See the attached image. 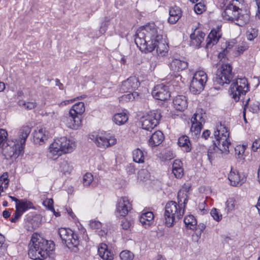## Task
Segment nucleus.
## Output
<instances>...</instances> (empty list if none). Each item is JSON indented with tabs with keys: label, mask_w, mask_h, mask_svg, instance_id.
<instances>
[{
	"label": "nucleus",
	"mask_w": 260,
	"mask_h": 260,
	"mask_svg": "<svg viewBox=\"0 0 260 260\" xmlns=\"http://www.w3.org/2000/svg\"><path fill=\"white\" fill-rule=\"evenodd\" d=\"M161 117L159 112L150 111L142 117V127L147 131H151L158 124Z\"/></svg>",
	"instance_id": "nucleus-11"
},
{
	"label": "nucleus",
	"mask_w": 260,
	"mask_h": 260,
	"mask_svg": "<svg viewBox=\"0 0 260 260\" xmlns=\"http://www.w3.org/2000/svg\"><path fill=\"white\" fill-rule=\"evenodd\" d=\"M140 85L138 78L136 76H131L122 82L120 90L123 92H131L138 89Z\"/></svg>",
	"instance_id": "nucleus-15"
},
{
	"label": "nucleus",
	"mask_w": 260,
	"mask_h": 260,
	"mask_svg": "<svg viewBox=\"0 0 260 260\" xmlns=\"http://www.w3.org/2000/svg\"><path fill=\"white\" fill-rule=\"evenodd\" d=\"M75 148L74 142L66 137L56 139L50 145L49 156L53 159H56L62 153H70Z\"/></svg>",
	"instance_id": "nucleus-5"
},
{
	"label": "nucleus",
	"mask_w": 260,
	"mask_h": 260,
	"mask_svg": "<svg viewBox=\"0 0 260 260\" xmlns=\"http://www.w3.org/2000/svg\"><path fill=\"white\" fill-rule=\"evenodd\" d=\"M59 165L60 171L64 174L70 173L73 169L72 166H70L68 161L65 159L61 160L59 163Z\"/></svg>",
	"instance_id": "nucleus-34"
},
{
	"label": "nucleus",
	"mask_w": 260,
	"mask_h": 260,
	"mask_svg": "<svg viewBox=\"0 0 260 260\" xmlns=\"http://www.w3.org/2000/svg\"><path fill=\"white\" fill-rule=\"evenodd\" d=\"M169 17L168 22L170 24L176 23L182 16V11L181 9L177 6L170 8L169 10Z\"/></svg>",
	"instance_id": "nucleus-21"
},
{
	"label": "nucleus",
	"mask_w": 260,
	"mask_h": 260,
	"mask_svg": "<svg viewBox=\"0 0 260 260\" xmlns=\"http://www.w3.org/2000/svg\"><path fill=\"white\" fill-rule=\"evenodd\" d=\"M237 0H220L219 7L223 11L222 17L225 20L234 22L236 24L243 26L248 24L250 15L246 12L237 6Z\"/></svg>",
	"instance_id": "nucleus-2"
},
{
	"label": "nucleus",
	"mask_w": 260,
	"mask_h": 260,
	"mask_svg": "<svg viewBox=\"0 0 260 260\" xmlns=\"http://www.w3.org/2000/svg\"><path fill=\"white\" fill-rule=\"evenodd\" d=\"M202 117L199 114H194L193 117L191 118L192 125L190 128L191 132L194 133L196 136L200 134L201 129L202 128V124L201 121H199V119H201Z\"/></svg>",
	"instance_id": "nucleus-20"
},
{
	"label": "nucleus",
	"mask_w": 260,
	"mask_h": 260,
	"mask_svg": "<svg viewBox=\"0 0 260 260\" xmlns=\"http://www.w3.org/2000/svg\"><path fill=\"white\" fill-rule=\"evenodd\" d=\"M34 208L32 203L25 199L20 200V202L16 205V209H18L22 214L29 209Z\"/></svg>",
	"instance_id": "nucleus-29"
},
{
	"label": "nucleus",
	"mask_w": 260,
	"mask_h": 260,
	"mask_svg": "<svg viewBox=\"0 0 260 260\" xmlns=\"http://www.w3.org/2000/svg\"><path fill=\"white\" fill-rule=\"evenodd\" d=\"M249 90V86L247 79L245 77H241L233 80L229 92L232 98L235 102H238L240 100V97L245 95Z\"/></svg>",
	"instance_id": "nucleus-8"
},
{
	"label": "nucleus",
	"mask_w": 260,
	"mask_h": 260,
	"mask_svg": "<svg viewBox=\"0 0 260 260\" xmlns=\"http://www.w3.org/2000/svg\"><path fill=\"white\" fill-rule=\"evenodd\" d=\"M188 66V63L178 59H173L170 64L171 70L174 72H180L185 70Z\"/></svg>",
	"instance_id": "nucleus-24"
},
{
	"label": "nucleus",
	"mask_w": 260,
	"mask_h": 260,
	"mask_svg": "<svg viewBox=\"0 0 260 260\" xmlns=\"http://www.w3.org/2000/svg\"><path fill=\"white\" fill-rule=\"evenodd\" d=\"M22 214L18 210V209H16L15 212L11 217L10 220L12 222H16L18 221L20 217L21 216Z\"/></svg>",
	"instance_id": "nucleus-47"
},
{
	"label": "nucleus",
	"mask_w": 260,
	"mask_h": 260,
	"mask_svg": "<svg viewBox=\"0 0 260 260\" xmlns=\"http://www.w3.org/2000/svg\"><path fill=\"white\" fill-rule=\"evenodd\" d=\"M216 131H219V132L220 131H221L222 133H223L226 135H227L228 133H229V129H228V127H226L225 126H224L223 125H221V124H220L219 129H217Z\"/></svg>",
	"instance_id": "nucleus-60"
},
{
	"label": "nucleus",
	"mask_w": 260,
	"mask_h": 260,
	"mask_svg": "<svg viewBox=\"0 0 260 260\" xmlns=\"http://www.w3.org/2000/svg\"><path fill=\"white\" fill-rule=\"evenodd\" d=\"M183 197H184V192L181 191H179L177 195V206L182 209L184 210L183 201Z\"/></svg>",
	"instance_id": "nucleus-44"
},
{
	"label": "nucleus",
	"mask_w": 260,
	"mask_h": 260,
	"mask_svg": "<svg viewBox=\"0 0 260 260\" xmlns=\"http://www.w3.org/2000/svg\"><path fill=\"white\" fill-rule=\"evenodd\" d=\"M144 152L139 148H137L133 151V160L137 163H143L144 162Z\"/></svg>",
	"instance_id": "nucleus-33"
},
{
	"label": "nucleus",
	"mask_w": 260,
	"mask_h": 260,
	"mask_svg": "<svg viewBox=\"0 0 260 260\" xmlns=\"http://www.w3.org/2000/svg\"><path fill=\"white\" fill-rule=\"evenodd\" d=\"M177 144L181 150L186 153L190 152L192 149L191 142L188 136L182 135L178 140Z\"/></svg>",
	"instance_id": "nucleus-22"
},
{
	"label": "nucleus",
	"mask_w": 260,
	"mask_h": 260,
	"mask_svg": "<svg viewBox=\"0 0 260 260\" xmlns=\"http://www.w3.org/2000/svg\"><path fill=\"white\" fill-rule=\"evenodd\" d=\"M149 177V173L147 169H141L138 172V178L141 180H146Z\"/></svg>",
	"instance_id": "nucleus-38"
},
{
	"label": "nucleus",
	"mask_w": 260,
	"mask_h": 260,
	"mask_svg": "<svg viewBox=\"0 0 260 260\" xmlns=\"http://www.w3.org/2000/svg\"><path fill=\"white\" fill-rule=\"evenodd\" d=\"M205 6L201 3L196 4L194 6V12L198 14H200L204 11Z\"/></svg>",
	"instance_id": "nucleus-46"
},
{
	"label": "nucleus",
	"mask_w": 260,
	"mask_h": 260,
	"mask_svg": "<svg viewBox=\"0 0 260 260\" xmlns=\"http://www.w3.org/2000/svg\"><path fill=\"white\" fill-rule=\"evenodd\" d=\"M257 36V31L255 29L251 28L246 32L247 39L248 40L252 41Z\"/></svg>",
	"instance_id": "nucleus-40"
},
{
	"label": "nucleus",
	"mask_w": 260,
	"mask_h": 260,
	"mask_svg": "<svg viewBox=\"0 0 260 260\" xmlns=\"http://www.w3.org/2000/svg\"><path fill=\"white\" fill-rule=\"evenodd\" d=\"M205 37V34L204 32L197 30L196 28L193 32L191 33L190 36V45L198 48L200 47Z\"/></svg>",
	"instance_id": "nucleus-18"
},
{
	"label": "nucleus",
	"mask_w": 260,
	"mask_h": 260,
	"mask_svg": "<svg viewBox=\"0 0 260 260\" xmlns=\"http://www.w3.org/2000/svg\"><path fill=\"white\" fill-rule=\"evenodd\" d=\"M65 122L67 126L73 129H78L81 124V117L73 114L72 115L70 112L68 116L65 118Z\"/></svg>",
	"instance_id": "nucleus-17"
},
{
	"label": "nucleus",
	"mask_w": 260,
	"mask_h": 260,
	"mask_svg": "<svg viewBox=\"0 0 260 260\" xmlns=\"http://www.w3.org/2000/svg\"><path fill=\"white\" fill-rule=\"evenodd\" d=\"M172 173L176 178H181L184 175L183 169L179 168V169H173Z\"/></svg>",
	"instance_id": "nucleus-48"
},
{
	"label": "nucleus",
	"mask_w": 260,
	"mask_h": 260,
	"mask_svg": "<svg viewBox=\"0 0 260 260\" xmlns=\"http://www.w3.org/2000/svg\"><path fill=\"white\" fill-rule=\"evenodd\" d=\"M140 221L143 226H145V228H147V226H149L151 224V222L148 221V218H146L142 215L140 217Z\"/></svg>",
	"instance_id": "nucleus-53"
},
{
	"label": "nucleus",
	"mask_w": 260,
	"mask_h": 260,
	"mask_svg": "<svg viewBox=\"0 0 260 260\" xmlns=\"http://www.w3.org/2000/svg\"><path fill=\"white\" fill-rule=\"evenodd\" d=\"M182 163L180 160L176 159L174 161V162L173 164L172 170L179 169V168H182Z\"/></svg>",
	"instance_id": "nucleus-55"
},
{
	"label": "nucleus",
	"mask_w": 260,
	"mask_h": 260,
	"mask_svg": "<svg viewBox=\"0 0 260 260\" xmlns=\"http://www.w3.org/2000/svg\"><path fill=\"white\" fill-rule=\"evenodd\" d=\"M29 246L28 254L30 258L43 260L47 258L50 251L54 249V244L52 241H47L40 235L34 234Z\"/></svg>",
	"instance_id": "nucleus-3"
},
{
	"label": "nucleus",
	"mask_w": 260,
	"mask_h": 260,
	"mask_svg": "<svg viewBox=\"0 0 260 260\" xmlns=\"http://www.w3.org/2000/svg\"><path fill=\"white\" fill-rule=\"evenodd\" d=\"M119 256L121 260H133L134 257L132 252L126 250L121 251Z\"/></svg>",
	"instance_id": "nucleus-36"
},
{
	"label": "nucleus",
	"mask_w": 260,
	"mask_h": 260,
	"mask_svg": "<svg viewBox=\"0 0 260 260\" xmlns=\"http://www.w3.org/2000/svg\"><path fill=\"white\" fill-rule=\"evenodd\" d=\"M227 52H228L227 49H224L222 52H220L218 54V58L220 59L221 60L222 59L224 58L225 57V56L227 54Z\"/></svg>",
	"instance_id": "nucleus-61"
},
{
	"label": "nucleus",
	"mask_w": 260,
	"mask_h": 260,
	"mask_svg": "<svg viewBox=\"0 0 260 260\" xmlns=\"http://www.w3.org/2000/svg\"><path fill=\"white\" fill-rule=\"evenodd\" d=\"M215 140H213V148L209 149L208 151V157L210 162L214 158L215 153L220 154H228L229 153V146L231 143L229 140L230 133L227 135L221 133V136L219 135V131H215L214 133Z\"/></svg>",
	"instance_id": "nucleus-4"
},
{
	"label": "nucleus",
	"mask_w": 260,
	"mask_h": 260,
	"mask_svg": "<svg viewBox=\"0 0 260 260\" xmlns=\"http://www.w3.org/2000/svg\"><path fill=\"white\" fill-rule=\"evenodd\" d=\"M174 108L178 111H184L187 107V102L185 96L180 95L177 96L173 100Z\"/></svg>",
	"instance_id": "nucleus-23"
},
{
	"label": "nucleus",
	"mask_w": 260,
	"mask_h": 260,
	"mask_svg": "<svg viewBox=\"0 0 260 260\" xmlns=\"http://www.w3.org/2000/svg\"><path fill=\"white\" fill-rule=\"evenodd\" d=\"M126 170L129 174H134L135 172V167L134 164L131 163L127 165L126 168Z\"/></svg>",
	"instance_id": "nucleus-54"
},
{
	"label": "nucleus",
	"mask_w": 260,
	"mask_h": 260,
	"mask_svg": "<svg viewBox=\"0 0 260 260\" xmlns=\"http://www.w3.org/2000/svg\"><path fill=\"white\" fill-rule=\"evenodd\" d=\"M48 132L45 128H41L34 134V141L35 144L42 145L48 138Z\"/></svg>",
	"instance_id": "nucleus-19"
},
{
	"label": "nucleus",
	"mask_w": 260,
	"mask_h": 260,
	"mask_svg": "<svg viewBox=\"0 0 260 260\" xmlns=\"http://www.w3.org/2000/svg\"><path fill=\"white\" fill-rule=\"evenodd\" d=\"M260 147V140H255L252 143L251 148L252 150L255 151Z\"/></svg>",
	"instance_id": "nucleus-58"
},
{
	"label": "nucleus",
	"mask_w": 260,
	"mask_h": 260,
	"mask_svg": "<svg viewBox=\"0 0 260 260\" xmlns=\"http://www.w3.org/2000/svg\"><path fill=\"white\" fill-rule=\"evenodd\" d=\"M247 49V46L246 45H241L238 47L237 52L239 55L243 53Z\"/></svg>",
	"instance_id": "nucleus-59"
},
{
	"label": "nucleus",
	"mask_w": 260,
	"mask_h": 260,
	"mask_svg": "<svg viewBox=\"0 0 260 260\" xmlns=\"http://www.w3.org/2000/svg\"><path fill=\"white\" fill-rule=\"evenodd\" d=\"M259 110V106L257 104H252L250 106L249 111L253 113H257Z\"/></svg>",
	"instance_id": "nucleus-56"
},
{
	"label": "nucleus",
	"mask_w": 260,
	"mask_h": 260,
	"mask_svg": "<svg viewBox=\"0 0 260 260\" xmlns=\"http://www.w3.org/2000/svg\"><path fill=\"white\" fill-rule=\"evenodd\" d=\"M184 197H183V208H184V211L185 210V208L186 207V205L188 202V196L186 193H184Z\"/></svg>",
	"instance_id": "nucleus-63"
},
{
	"label": "nucleus",
	"mask_w": 260,
	"mask_h": 260,
	"mask_svg": "<svg viewBox=\"0 0 260 260\" xmlns=\"http://www.w3.org/2000/svg\"><path fill=\"white\" fill-rule=\"evenodd\" d=\"M18 104L20 107H22L27 110H32L35 108L37 105L36 102H26L23 100H19L18 102Z\"/></svg>",
	"instance_id": "nucleus-35"
},
{
	"label": "nucleus",
	"mask_w": 260,
	"mask_h": 260,
	"mask_svg": "<svg viewBox=\"0 0 260 260\" xmlns=\"http://www.w3.org/2000/svg\"><path fill=\"white\" fill-rule=\"evenodd\" d=\"M31 132V128L29 126H24L20 128L18 133V138L16 140L18 143H20V145L18 146V149L16 147L12 149V154H10L11 157L14 158H17L18 156L22 153L26 140Z\"/></svg>",
	"instance_id": "nucleus-12"
},
{
	"label": "nucleus",
	"mask_w": 260,
	"mask_h": 260,
	"mask_svg": "<svg viewBox=\"0 0 260 260\" xmlns=\"http://www.w3.org/2000/svg\"><path fill=\"white\" fill-rule=\"evenodd\" d=\"M205 228L206 225L204 223H200L198 225L197 224V228L194 229L196 234L197 235H201Z\"/></svg>",
	"instance_id": "nucleus-49"
},
{
	"label": "nucleus",
	"mask_w": 260,
	"mask_h": 260,
	"mask_svg": "<svg viewBox=\"0 0 260 260\" xmlns=\"http://www.w3.org/2000/svg\"><path fill=\"white\" fill-rule=\"evenodd\" d=\"M133 94L132 93V92H129V93H128V94H124L122 96H121L120 98V100L119 101H124V102H129V101H133Z\"/></svg>",
	"instance_id": "nucleus-50"
},
{
	"label": "nucleus",
	"mask_w": 260,
	"mask_h": 260,
	"mask_svg": "<svg viewBox=\"0 0 260 260\" xmlns=\"http://www.w3.org/2000/svg\"><path fill=\"white\" fill-rule=\"evenodd\" d=\"M98 253L103 259L111 260L113 258V254L109 250L106 244L102 243L98 249Z\"/></svg>",
	"instance_id": "nucleus-27"
},
{
	"label": "nucleus",
	"mask_w": 260,
	"mask_h": 260,
	"mask_svg": "<svg viewBox=\"0 0 260 260\" xmlns=\"http://www.w3.org/2000/svg\"><path fill=\"white\" fill-rule=\"evenodd\" d=\"M132 93L133 94L132 98L133 100H139L141 98V94L138 93V92L133 91Z\"/></svg>",
	"instance_id": "nucleus-62"
},
{
	"label": "nucleus",
	"mask_w": 260,
	"mask_h": 260,
	"mask_svg": "<svg viewBox=\"0 0 260 260\" xmlns=\"http://www.w3.org/2000/svg\"><path fill=\"white\" fill-rule=\"evenodd\" d=\"M58 234L62 243L66 244L71 251H78L80 241L77 234L70 229L62 228L58 229Z\"/></svg>",
	"instance_id": "nucleus-7"
},
{
	"label": "nucleus",
	"mask_w": 260,
	"mask_h": 260,
	"mask_svg": "<svg viewBox=\"0 0 260 260\" xmlns=\"http://www.w3.org/2000/svg\"><path fill=\"white\" fill-rule=\"evenodd\" d=\"M228 179L232 186L241 185L244 182V178L241 179L238 172L233 170L232 168L229 175Z\"/></svg>",
	"instance_id": "nucleus-25"
},
{
	"label": "nucleus",
	"mask_w": 260,
	"mask_h": 260,
	"mask_svg": "<svg viewBox=\"0 0 260 260\" xmlns=\"http://www.w3.org/2000/svg\"><path fill=\"white\" fill-rule=\"evenodd\" d=\"M84 111L85 106L83 102H78L74 104L69 111L72 115L74 114L76 116H80L81 117L82 114L84 112Z\"/></svg>",
	"instance_id": "nucleus-30"
},
{
	"label": "nucleus",
	"mask_w": 260,
	"mask_h": 260,
	"mask_svg": "<svg viewBox=\"0 0 260 260\" xmlns=\"http://www.w3.org/2000/svg\"><path fill=\"white\" fill-rule=\"evenodd\" d=\"M184 210L177 206V203L175 201L168 202L165 206L164 216L165 223L167 226H172L174 223L182 217Z\"/></svg>",
	"instance_id": "nucleus-6"
},
{
	"label": "nucleus",
	"mask_w": 260,
	"mask_h": 260,
	"mask_svg": "<svg viewBox=\"0 0 260 260\" xmlns=\"http://www.w3.org/2000/svg\"><path fill=\"white\" fill-rule=\"evenodd\" d=\"M153 97L160 101H166L171 96V93L168 86L163 84L154 86L151 92Z\"/></svg>",
	"instance_id": "nucleus-14"
},
{
	"label": "nucleus",
	"mask_w": 260,
	"mask_h": 260,
	"mask_svg": "<svg viewBox=\"0 0 260 260\" xmlns=\"http://www.w3.org/2000/svg\"><path fill=\"white\" fill-rule=\"evenodd\" d=\"M131 225V222L126 219H123L121 221V225L124 230H127L129 229Z\"/></svg>",
	"instance_id": "nucleus-57"
},
{
	"label": "nucleus",
	"mask_w": 260,
	"mask_h": 260,
	"mask_svg": "<svg viewBox=\"0 0 260 260\" xmlns=\"http://www.w3.org/2000/svg\"><path fill=\"white\" fill-rule=\"evenodd\" d=\"M90 138L93 140L99 147L106 148L115 144L116 139L110 136V134L104 133L100 135L90 136Z\"/></svg>",
	"instance_id": "nucleus-13"
},
{
	"label": "nucleus",
	"mask_w": 260,
	"mask_h": 260,
	"mask_svg": "<svg viewBox=\"0 0 260 260\" xmlns=\"http://www.w3.org/2000/svg\"><path fill=\"white\" fill-rule=\"evenodd\" d=\"M127 120L128 116L125 113H116L113 117L114 122L119 125L123 124Z\"/></svg>",
	"instance_id": "nucleus-31"
},
{
	"label": "nucleus",
	"mask_w": 260,
	"mask_h": 260,
	"mask_svg": "<svg viewBox=\"0 0 260 260\" xmlns=\"http://www.w3.org/2000/svg\"><path fill=\"white\" fill-rule=\"evenodd\" d=\"M41 220L39 216H35L30 220L32 228L34 229L38 228L41 224Z\"/></svg>",
	"instance_id": "nucleus-42"
},
{
	"label": "nucleus",
	"mask_w": 260,
	"mask_h": 260,
	"mask_svg": "<svg viewBox=\"0 0 260 260\" xmlns=\"http://www.w3.org/2000/svg\"><path fill=\"white\" fill-rule=\"evenodd\" d=\"M131 209V205L126 197H122L118 201L116 206L117 216L124 217L126 216Z\"/></svg>",
	"instance_id": "nucleus-16"
},
{
	"label": "nucleus",
	"mask_w": 260,
	"mask_h": 260,
	"mask_svg": "<svg viewBox=\"0 0 260 260\" xmlns=\"http://www.w3.org/2000/svg\"><path fill=\"white\" fill-rule=\"evenodd\" d=\"M184 222L186 226L190 230H194V229L197 228V221L192 215L186 216L184 219Z\"/></svg>",
	"instance_id": "nucleus-32"
},
{
	"label": "nucleus",
	"mask_w": 260,
	"mask_h": 260,
	"mask_svg": "<svg viewBox=\"0 0 260 260\" xmlns=\"http://www.w3.org/2000/svg\"><path fill=\"white\" fill-rule=\"evenodd\" d=\"M142 215H143L146 218H148V221L151 223L154 217V214L151 211L144 212L142 214Z\"/></svg>",
	"instance_id": "nucleus-51"
},
{
	"label": "nucleus",
	"mask_w": 260,
	"mask_h": 260,
	"mask_svg": "<svg viewBox=\"0 0 260 260\" xmlns=\"http://www.w3.org/2000/svg\"><path fill=\"white\" fill-rule=\"evenodd\" d=\"M89 225L91 229H99L101 227V223L96 220H91L90 221Z\"/></svg>",
	"instance_id": "nucleus-52"
},
{
	"label": "nucleus",
	"mask_w": 260,
	"mask_h": 260,
	"mask_svg": "<svg viewBox=\"0 0 260 260\" xmlns=\"http://www.w3.org/2000/svg\"><path fill=\"white\" fill-rule=\"evenodd\" d=\"M8 173H4L1 177H0V185L3 186V184H4V188H7L8 187V185L9 184V180L8 179Z\"/></svg>",
	"instance_id": "nucleus-41"
},
{
	"label": "nucleus",
	"mask_w": 260,
	"mask_h": 260,
	"mask_svg": "<svg viewBox=\"0 0 260 260\" xmlns=\"http://www.w3.org/2000/svg\"><path fill=\"white\" fill-rule=\"evenodd\" d=\"M135 42L142 52H151L156 49L158 54L164 56L168 51V45L154 23L138 29L135 35Z\"/></svg>",
	"instance_id": "nucleus-1"
},
{
	"label": "nucleus",
	"mask_w": 260,
	"mask_h": 260,
	"mask_svg": "<svg viewBox=\"0 0 260 260\" xmlns=\"http://www.w3.org/2000/svg\"><path fill=\"white\" fill-rule=\"evenodd\" d=\"M164 139V136L160 131L155 132L149 140V145L152 147H155L162 143Z\"/></svg>",
	"instance_id": "nucleus-26"
},
{
	"label": "nucleus",
	"mask_w": 260,
	"mask_h": 260,
	"mask_svg": "<svg viewBox=\"0 0 260 260\" xmlns=\"http://www.w3.org/2000/svg\"><path fill=\"white\" fill-rule=\"evenodd\" d=\"M232 67L229 63L222 64L217 69L215 77L213 78L214 84L223 85L229 84L233 78Z\"/></svg>",
	"instance_id": "nucleus-9"
},
{
	"label": "nucleus",
	"mask_w": 260,
	"mask_h": 260,
	"mask_svg": "<svg viewBox=\"0 0 260 260\" xmlns=\"http://www.w3.org/2000/svg\"><path fill=\"white\" fill-rule=\"evenodd\" d=\"M93 177L90 173H86L83 177V183L84 186H88L92 182Z\"/></svg>",
	"instance_id": "nucleus-37"
},
{
	"label": "nucleus",
	"mask_w": 260,
	"mask_h": 260,
	"mask_svg": "<svg viewBox=\"0 0 260 260\" xmlns=\"http://www.w3.org/2000/svg\"><path fill=\"white\" fill-rule=\"evenodd\" d=\"M210 132L209 130H206L203 132L202 136L205 139L207 140L210 136Z\"/></svg>",
	"instance_id": "nucleus-64"
},
{
	"label": "nucleus",
	"mask_w": 260,
	"mask_h": 260,
	"mask_svg": "<svg viewBox=\"0 0 260 260\" xmlns=\"http://www.w3.org/2000/svg\"><path fill=\"white\" fill-rule=\"evenodd\" d=\"M210 214L213 219L217 221H219L222 219V214H220L219 211L216 208H213L211 210Z\"/></svg>",
	"instance_id": "nucleus-39"
},
{
	"label": "nucleus",
	"mask_w": 260,
	"mask_h": 260,
	"mask_svg": "<svg viewBox=\"0 0 260 260\" xmlns=\"http://www.w3.org/2000/svg\"><path fill=\"white\" fill-rule=\"evenodd\" d=\"M225 205L228 212L232 211L235 208V201L233 199H229L226 202Z\"/></svg>",
	"instance_id": "nucleus-45"
},
{
	"label": "nucleus",
	"mask_w": 260,
	"mask_h": 260,
	"mask_svg": "<svg viewBox=\"0 0 260 260\" xmlns=\"http://www.w3.org/2000/svg\"><path fill=\"white\" fill-rule=\"evenodd\" d=\"M221 34L219 30H211L208 37L209 40L207 41L206 47H210L211 44L212 45L216 44L221 37Z\"/></svg>",
	"instance_id": "nucleus-28"
},
{
	"label": "nucleus",
	"mask_w": 260,
	"mask_h": 260,
	"mask_svg": "<svg viewBox=\"0 0 260 260\" xmlns=\"http://www.w3.org/2000/svg\"><path fill=\"white\" fill-rule=\"evenodd\" d=\"M43 205L46 206L48 210L53 212H55V209L53 207V201L52 199H47L43 202Z\"/></svg>",
	"instance_id": "nucleus-43"
},
{
	"label": "nucleus",
	"mask_w": 260,
	"mask_h": 260,
	"mask_svg": "<svg viewBox=\"0 0 260 260\" xmlns=\"http://www.w3.org/2000/svg\"><path fill=\"white\" fill-rule=\"evenodd\" d=\"M207 81V75L203 71L197 72L190 82L189 89L193 94L200 93L204 88Z\"/></svg>",
	"instance_id": "nucleus-10"
}]
</instances>
